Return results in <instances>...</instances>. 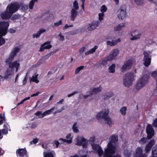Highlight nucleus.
Masks as SVG:
<instances>
[{"label":"nucleus","instance_id":"nucleus-1","mask_svg":"<svg viewBox=\"0 0 157 157\" xmlns=\"http://www.w3.org/2000/svg\"><path fill=\"white\" fill-rule=\"evenodd\" d=\"M8 66L9 68L6 70L5 73V77L6 78L12 75L15 70L16 72L18 71L20 67V64L16 60L9 63Z\"/></svg>","mask_w":157,"mask_h":157},{"label":"nucleus","instance_id":"nucleus-2","mask_svg":"<svg viewBox=\"0 0 157 157\" xmlns=\"http://www.w3.org/2000/svg\"><path fill=\"white\" fill-rule=\"evenodd\" d=\"M107 146V148L105 149L104 157H121L119 155H112L115 154L116 148L111 142H109Z\"/></svg>","mask_w":157,"mask_h":157},{"label":"nucleus","instance_id":"nucleus-3","mask_svg":"<svg viewBox=\"0 0 157 157\" xmlns=\"http://www.w3.org/2000/svg\"><path fill=\"white\" fill-rule=\"evenodd\" d=\"M109 113L108 110L105 109L103 110L97 114L96 118L98 120L101 119H104L107 124L110 126L112 124V121L110 118L107 116Z\"/></svg>","mask_w":157,"mask_h":157},{"label":"nucleus","instance_id":"nucleus-4","mask_svg":"<svg viewBox=\"0 0 157 157\" xmlns=\"http://www.w3.org/2000/svg\"><path fill=\"white\" fill-rule=\"evenodd\" d=\"M134 78V74L131 72H128L126 73L123 78L124 85L126 87H129L132 83Z\"/></svg>","mask_w":157,"mask_h":157},{"label":"nucleus","instance_id":"nucleus-5","mask_svg":"<svg viewBox=\"0 0 157 157\" xmlns=\"http://www.w3.org/2000/svg\"><path fill=\"white\" fill-rule=\"evenodd\" d=\"M149 76L148 75H144L140 78L136 83L135 87L137 90H139L141 88L145 86L148 82Z\"/></svg>","mask_w":157,"mask_h":157},{"label":"nucleus","instance_id":"nucleus-6","mask_svg":"<svg viewBox=\"0 0 157 157\" xmlns=\"http://www.w3.org/2000/svg\"><path fill=\"white\" fill-rule=\"evenodd\" d=\"M9 25L8 22L1 21L0 22V38L7 34Z\"/></svg>","mask_w":157,"mask_h":157},{"label":"nucleus","instance_id":"nucleus-7","mask_svg":"<svg viewBox=\"0 0 157 157\" xmlns=\"http://www.w3.org/2000/svg\"><path fill=\"white\" fill-rule=\"evenodd\" d=\"M126 6L125 4L121 6L117 11V16L119 19L123 20L126 17Z\"/></svg>","mask_w":157,"mask_h":157},{"label":"nucleus","instance_id":"nucleus-8","mask_svg":"<svg viewBox=\"0 0 157 157\" xmlns=\"http://www.w3.org/2000/svg\"><path fill=\"white\" fill-rule=\"evenodd\" d=\"M20 7V5L18 2H15L12 3L9 6V11L12 15L13 13L16 12Z\"/></svg>","mask_w":157,"mask_h":157},{"label":"nucleus","instance_id":"nucleus-9","mask_svg":"<svg viewBox=\"0 0 157 157\" xmlns=\"http://www.w3.org/2000/svg\"><path fill=\"white\" fill-rule=\"evenodd\" d=\"M87 140L84 137H81L77 139L76 145L79 146H82L83 148H86L87 147Z\"/></svg>","mask_w":157,"mask_h":157},{"label":"nucleus","instance_id":"nucleus-10","mask_svg":"<svg viewBox=\"0 0 157 157\" xmlns=\"http://www.w3.org/2000/svg\"><path fill=\"white\" fill-rule=\"evenodd\" d=\"M146 131L148 139H151L154 134V130L151 125L148 124L147 125Z\"/></svg>","mask_w":157,"mask_h":157},{"label":"nucleus","instance_id":"nucleus-11","mask_svg":"<svg viewBox=\"0 0 157 157\" xmlns=\"http://www.w3.org/2000/svg\"><path fill=\"white\" fill-rule=\"evenodd\" d=\"M143 55H144L143 59L144 65L146 67H148L150 64L151 58L149 57V55L147 52H144Z\"/></svg>","mask_w":157,"mask_h":157},{"label":"nucleus","instance_id":"nucleus-12","mask_svg":"<svg viewBox=\"0 0 157 157\" xmlns=\"http://www.w3.org/2000/svg\"><path fill=\"white\" fill-rule=\"evenodd\" d=\"M92 147L93 150L98 153L99 157L102 156L103 153V151L100 146L98 144H93L92 145Z\"/></svg>","mask_w":157,"mask_h":157},{"label":"nucleus","instance_id":"nucleus-13","mask_svg":"<svg viewBox=\"0 0 157 157\" xmlns=\"http://www.w3.org/2000/svg\"><path fill=\"white\" fill-rule=\"evenodd\" d=\"M119 52V51L117 49H114L106 58L109 61H111L117 56Z\"/></svg>","mask_w":157,"mask_h":157},{"label":"nucleus","instance_id":"nucleus-14","mask_svg":"<svg viewBox=\"0 0 157 157\" xmlns=\"http://www.w3.org/2000/svg\"><path fill=\"white\" fill-rule=\"evenodd\" d=\"M132 64V61L129 59L126 60L122 67V70L124 71L127 70L131 68Z\"/></svg>","mask_w":157,"mask_h":157},{"label":"nucleus","instance_id":"nucleus-15","mask_svg":"<svg viewBox=\"0 0 157 157\" xmlns=\"http://www.w3.org/2000/svg\"><path fill=\"white\" fill-rule=\"evenodd\" d=\"M155 143V141L154 140L152 139L151 140L148 144H147L145 148V151L147 153L149 152Z\"/></svg>","mask_w":157,"mask_h":157},{"label":"nucleus","instance_id":"nucleus-16","mask_svg":"<svg viewBox=\"0 0 157 157\" xmlns=\"http://www.w3.org/2000/svg\"><path fill=\"white\" fill-rule=\"evenodd\" d=\"M50 44V42L49 41L44 43L41 45L39 51L41 52L44 51L45 49H49L51 48L52 47V46Z\"/></svg>","mask_w":157,"mask_h":157},{"label":"nucleus","instance_id":"nucleus-17","mask_svg":"<svg viewBox=\"0 0 157 157\" xmlns=\"http://www.w3.org/2000/svg\"><path fill=\"white\" fill-rule=\"evenodd\" d=\"M12 16L9 11H6L1 13V18L3 20L9 19L11 18Z\"/></svg>","mask_w":157,"mask_h":157},{"label":"nucleus","instance_id":"nucleus-18","mask_svg":"<svg viewBox=\"0 0 157 157\" xmlns=\"http://www.w3.org/2000/svg\"><path fill=\"white\" fill-rule=\"evenodd\" d=\"M143 151L140 147H138L136 149V153L134 154L135 157H141L143 155Z\"/></svg>","mask_w":157,"mask_h":157},{"label":"nucleus","instance_id":"nucleus-19","mask_svg":"<svg viewBox=\"0 0 157 157\" xmlns=\"http://www.w3.org/2000/svg\"><path fill=\"white\" fill-rule=\"evenodd\" d=\"M102 89V87L101 86L98 87L94 88L92 90L89 91L90 95H92L99 93Z\"/></svg>","mask_w":157,"mask_h":157},{"label":"nucleus","instance_id":"nucleus-20","mask_svg":"<svg viewBox=\"0 0 157 157\" xmlns=\"http://www.w3.org/2000/svg\"><path fill=\"white\" fill-rule=\"evenodd\" d=\"M99 23V22L98 21L92 22L88 27V30L89 31L94 30L98 26Z\"/></svg>","mask_w":157,"mask_h":157},{"label":"nucleus","instance_id":"nucleus-21","mask_svg":"<svg viewBox=\"0 0 157 157\" xmlns=\"http://www.w3.org/2000/svg\"><path fill=\"white\" fill-rule=\"evenodd\" d=\"M27 151L25 149L22 148H19L16 151V154L17 155L18 154L19 155L24 157L26 155Z\"/></svg>","mask_w":157,"mask_h":157},{"label":"nucleus","instance_id":"nucleus-22","mask_svg":"<svg viewBox=\"0 0 157 157\" xmlns=\"http://www.w3.org/2000/svg\"><path fill=\"white\" fill-rule=\"evenodd\" d=\"M78 12L75 9H72L71 11V15L70 16V19L72 21H74L77 16Z\"/></svg>","mask_w":157,"mask_h":157},{"label":"nucleus","instance_id":"nucleus-23","mask_svg":"<svg viewBox=\"0 0 157 157\" xmlns=\"http://www.w3.org/2000/svg\"><path fill=\"white\" fill-rule=\"evenodd\" d=\"M46 32V29H39L37 32L36 33L33 34V38H37L39 37L41 34Z\"/></svg>","mask_w":157,"mask_h":157},{"label":"nucleus","instance_id":"nucleus-24","mask_svg":"<svg viewBox=\"0 0 157 157\" xmlns=\"http://www.w3.org/2000/svg\"><path fill=\"white\" fill-rule=\"evenodd\" d=\"M55 109V107H52L50 109L46 111H45L43 113H42L41 116L40 117H39L40 118H42L45 116L50 114Z\"/></svg>","mask_w":157,"mask_h":157},{"label":"nucleus","instance_id":"nucleus-25","mask_svg":"<svg viewBox=\"0 0 157 157\" xmlns=\"http://www.w3.org/2000/svg\"><path fill=\"white\" fill-rule=\"evenodd\" d=\"M20 51V48L18 47H15L14 49H13L12 52H11L10 54L12 55L14 57H15L17 54Z\"/></svg>","mask_w":157,"mask_h":157},{"label":"nucleus","instance_id":"nucleus-26","mask_svg":"<svg viewBox=\"0 0 157 157\" xmlns=\"http://www.w3.org/2000/svg\"><path fill=\"white\" fill-rule=\"evenodd\" d=\"M118 141V136L115 135H112L109 142H111V143H115Z\"/></svg>","mask_w":157,"mask_h":157},{"label":"nucleus","instance_id":"nucleus-27","mask_svg":"<svg viewBox=\"0 0 157 157\" xmlns=\"http://www.w3.org/2000/svg\"><path fill=\"white\" fill-rule=\"evenodd\" d=\"M152 155L154 157H157V145L153 147L152 149Z\"/></svg>","mask_w":157,"mask_h":157},{"label":"nucleus","instance_id":"nucleus-28","mask_svg":"<svg viewBox=\"0 0 157 157\" xmlns=\"http://www.w3.org/2000/svg\"><path fill=\"white\" fill-rule=\"evenodd\" d=\"M14 57L10 54L8 58L6 59V63L8 64V65L10 63H12V61L13 60Z\"/></svg>","mask_w":157,"mask_h":157},{"label":"nucleus","instance_id":"nucleus-29","mask_svg":"<svg viewBox=\"0 0 157 157\" xmlns=\"http://www.w3.org/2000/svg\"><path fill=\"white\" fill-rule=\"evenodd\" d=\"M125 23H121L118 25L114 28V30L115 31H117L121 30L122 28L124 27L125 25Z\"/></svg>","mask_w":157,"mask_h":157},{"label":"nucleus","instance_id":"nucleus-30","mask_svg":"<svg viewBox=\"0 0 157 157\" xmlns=\"http://www.w3.org/2000/svg\"><path fill=\"white\" fill-rule=\"evenodd\" d=\"M115 64H113L109 68V73H113L115 71Z\"/></svg>","mask_w":157,"mask_h":157},{"label":"nucleus","instance_id":"nucleus-31","mask_svg":"<svg viewBox=\"0 0 157 157\" xmlns=\"http://www.w3.org/2000/svg\"><path fill=\"white\" fill-rule=\"evenodd\" d=\"M38 75H36L35 76H33L30 79V82L32 81L35 82L36 83H38L39 82V81L37 79Z\"/></svg>","mask_w":157,"mask_h":157},{"label":"nucleus","instance_id":"nucleus-32","mask_svg":"<svg viewBox=\"0 0 157 157\" xmlns=\"http://www.w3.org/2000/svg\"><path fill=\"white\" fill-rule=\"evenodd\" d=\"M149 140L147 137V138L143 137L139 140V143L141 144H145Z\"/></svg>","mask_w":157,"mask_h":157},{"label":"nucleus","instance_id":"nucleus-33","mask_svg":"<svg viewBox=\"0 0 157 157\" xmlns=\"http://www.w3.org/2000/svg\"><path fill=\"white\" fill-rule=\"evenodd\" d=\"M11 17V19L12 20H15L19 19L21 17V15L18 14H15Z\"/></svg>","mask_w":157,"mask_h":157},{"label":"nucleus","instance_id":"nucleus-34","mask_svg":"<svg viewBox=\"0 0 157 157\" xmlns=\"http://www.w3.org/2000/svg\"><path fill=\"white\" fill-rule=\"evenodd\" d=\"M77 123L76 122L75 123L72 127V129L74 132L77 133L79 132V130L77 128Z\"/></svg>","mask_w":157,"mask_h":157},{"label":"nucleus","instance_id":"nucleus-35","mask_svg":"<svg viewBox=\"0 0 157 157\" xmlns=\"http://www.w3.org/2000/svg\"><path fill=\"white\" fill-rule=\"evenodd\" d=\"M73 9H75V10H78L79 9V7L77 1L76 0H75L73 3Z\"/></svg>","mask_w":157,"mask_h":157},{"label":"nucleus","instance_id":"nucleus-36","mask_svg":"<svg viewBox=\"0 0 157 157\" xmlns=\"http://www.w3.org/2000/svg\"><path fill=\"white\" fill-rule=\"evenodd\" d=\"M21 6V10L24 12L26 11L28 9V5L21 4L20 5V7Z\"/></svg>","mask_w":157,"mask_h":157},{"label":"nucleus","instance_id":"nucleus-37","mask_svg":"<svg viewBox=\"0 0 157 157\" xmlns=\"http://www.w3.org/2000/svg\"><path fill=\"white\" fill-rule=\"evenodd\" d=\"M126 108L124 106L121 108L120 110V112L122 115H124L126 113Z\"/></svg>","mask_w":157,"mask_h":157},{"label":"nucleus","instance_id":"nucleus-38","mask_svg":"<svg viewBox=\"0 0 157 157\" xmlns=\"http://www.w3.org/2000/svg\"><path fill=\"white\" fill-rule=\"evenodd\" d=\"M45 60V56L43 57L42 58L40 59L38 62L36 63L37 66H39L43 63Z\"/></svg>","mask_w":157,"mask_h":157},{"label":"nucleus","instance_id":"nucleus-39","mask_svg":"<svg viewBox=\"0 0 157 157\" xmlns=\"http://www.w3.org/2000/svg\"><path fill=\"white\" fill-rule=\"evenodd\" d=\"M84 66H82L77 68L75 71V73L76 74H77L79 72L84 68Z\"/></svg>","mask_w":157,"mask_h":157},{"label":"nucleus","instance_id":"nucleus-40","mask_svg":"<svg viewBox=\"0 0 157 157\" xmlns=\"http://www.w3.org/2000/svg\"><path fill=\"white\" fill-rule=\"evenodd\" d=\"M141 35L140 34H138L137 35H135L133 36L132 34H131V36H133V37L130 38V40H133L136 39H137L140 38Z\"/></svg>","mask_w":157,"mask_h":157},{"label":"nucleus","instance_id":"nucleus-41","mask_svg":"<svg viewBox=\"0 0 157 157\" xmlns=\"http://www.w3.org/2000/svg\"><path fill=\"white\" fill-rule=\"evenodd\" d=\"M114 40L112 41H108L107 42V44L110 46H113L117 45V42H115Z\"/></svg>","mask_w":157,"mask_h":157},{"label":"nucleus","instance_id":"nucleus-42","mask_svg":"<svg viewBox=\"0 0 157 157\" xmlns=\"http://www.w3.org/2000/svg\"><path fill=\"white\" fill-rule=\"evenodd\" d=\"M107 7L105 5H102L101 7L100 11L102 13H104L107 10Z\"/></svg>","mask_w":157,"mask_h":157},{"label":"nucleus","instance_id":"nucleus-43","mask_svg":"<svg viewBox=\"0 0 157 157\" xmlns=\"http://www.w3.org/2000/svg\"><path fill=\"white\" fill-rule=\"evenodd\" d=\"M59 140L60 141L61 140L63 142H67V143L70 144L72 143V139L70 140H67L64 139L63 138H60L59 139Z\"/></svg>","mask_w":157,"mask_h":157},{"label":"nucleus","instance_id":"nucleus-44","mask_svg":"<svg viewBox=\"0 0 157 157\" xmlns=\"http://www.w3.org/2000/svg\"><path fill=\"white\" fill-rule=\"evenodd\" d=\"M113 93L112 92L110 91L107 93V95H106V97H105V99L109 98L113 96Z\"/></svg>","mask_w":157,"mask_h":157},{"label":"nucleus","instance_id":"nucleus-45","mask_svg":"<svg viewBox=\"0 0 157 157\" xmlns=\"http://www.w3.org/2000/svg\"><path fill=\"white\" fill-rule=\"evenodd\" d=\"M135 3L138 5H142L143 4V0H134Z\"/></svg>","mask_w":157,"mask_h":157},{"label":"nucleus","instance_id":"nucleus-46","mask_svg":"<svg viewBox=\"0 0 157 157\" xmlns=\"http://www.w3.org/2000/svg\"><path fill=\"white\" fill-rule=\"evenodd\" d=\"M104 14L103 13H99L98 14L99 20L100 21H101L103 19Z\"/></svg>","mask_w":157,"mask_h":157},{"label":"nucleus","instance_id":"nucleus-47","mask_svg":"<svg viewBox=\"0 0 157 157\" xmlns=\"http://www.w3.org/2000/svg\"><path fill=\"white\" fill-rule=\"evenodd\" d=\"M109 60H107V59L105 57L104 59H103L101 63V64L104 66H105L107 64V61Z\"/></svg>","mask_w":157,"mask_h":157},{"label":"nucleus","instance_id":"nucleus-48","mask_svg":"<svg viewBox=\"0 0 157 157\" xmlns=\"http://www.w3.org/2000/svg\"><path fill=\"white\" fill-rule=\"evenodd\" d=\"M34 3L35 2L32 0L30 1L29 4V7L30 9H32L33 8Z\"/></svg>","mask_w":157,"mask_h":157},{"label":"nucleus","instance_id":"nucleus-49","mask_svg":"<svg viewBox=\"0 0 157 157\" xmlns=\"http://www.w3.org/2000/svg\"><path fill=\"white\" fill-rule=\"evenodd\" d=\"M98 46L95 45L93 48L90 49L89 50L91 54L95 52L96 49L98 48Z\"/></svg>","mask_w":157,"mask_h":157},{"label":"nucleus","instance_id":"nucleus-50","mask_svg":"<svg viewBox=\"0 0 157 157\" xmlns=\"http://www.w3.org/2000/svg\"><path fill=\"white\" fill-rule=\"evenodd\" d=\"M6 42V41L5 39L2 37L0 38V46H2Z\"/></svg>","mask_w":157,"mask_h":157},{"label":"nucleus","instance_id":"nucleus-51","mask_svg":"<svg viewBox=\"0 0 157 157\" xmlns=\"http://www.w3.org/2000/svg\"><path fill=\"white\" fill-rule=\"evenodd\" d=\"M44 157H53V155L51 152L47 153Z\"/></svg>","mask_w":157,"mask_h":157},{"label":"nucleus","instance_id":"nucleus-52","mask_svg":"<svg viewBox=\"0 0 157 157\" xmlns=\"http://www.w3.org/2000/svg\"><path fill=\"white\" fill-rule=\"evenodd\" d=\"M86 48L85 47H83L79 49V52L80 54H82L85 51Z\"/></svg>","mask_w":157,"mask_h":157},{"label":"nucleus","instance_id":"nucleus-53","mask_svg":"<svg viewBox=\"0 0 157 157\" xmlns=\"http://www.w3.org/2000/svg\"><path fill=\"white\" fill-rule=\"evenodd\" d=\"M151 76L154 78H156L157 77V71H154L151 73Z\"/></svg>","mask_w":157,"mask_h":157},{"label":"nucleus","instance_id":"nucleus-54","mask_svg":"<svg viewBox=\"0 0 157 157\" xmlns=\"http://www.w3.org/2000/svg\"><path fill=\"white\" fill-rule=\"evenodd\" d=\"M152 125L155 127H157V118L152 123Z\"/></svg>","mask_w":157,"mask_h":157},{"label":"nucleus","instance_id":"nucleus-55","mask_svg":"<svg viewBox=\"0 0 157 157\" xmlns=\"http://www.w3.org/2000/svg\"><path fill=\"white\" fill-rule=\"evenodd\" d=\"M62 20H60L58 22L55 23H54V26H58L61 25L62 24Z\"/></svg>","mask_w":157,"mask_h":157},{"label":"nucleus","instance_id":"nucleus-56","mask_svg":"<svg viewBox=\"0 0 157 157\" xmlns=\"http://www.w3.org/2000/svg\"><path fill=\"white\" fill-rule=\"evenodd\" d=\"M73 26V25H68L67 24H66L65 25L64 27L63 28V30H64L67 29L68 27H72Z\"/></svg>","mask_w":157,"mask_h":157},{"label":"nucleus","instance_id":"nucleus-57","mask_svg":"<svg viewBox=\"0 0 157 157\" xmlns=\"http://www.w3.org/2000/svg\"><path fill=\"white\" fill-rule=\"evenodd\" d=\"M27 75H26L25 76V77H24V78L22 81V83H23V85L25 84L26 83L27 81Z\"/></svg>","mask_w":157,"mask_h":157},{"label":"nucleus","instance_id":"nucleus-58","mask_svg":"<svg viewBox=\"0 0 157 157\" xmlns=\"http://www.w3.org/2000/svg\"><path fill=\"white\" fill-rule=\"evenodd\" d=\"M38 141V139L37 138H35V139H33V140H32V141L30 142V143L31 144L33 143V144H36L37 143Z\"/></svg>","mask_w":157,"mask_h":157},{"label":"nucleus","instance_id":"nucleus-59","mask_svg":"<svg viewBox=\"0 0 157 157\" xmlns=\"http://www.w3.org/2000/svg\"><path fill=\"white\" fill-rule=\"evenodd\" d=\"M9 32L11 33H14L16 32V31L15 30L13 29L12 28L8 30Z\"/></svg>","mask_w":157,"mask_h":157},{"label":"nucleus","instance_id":"nucleus-60","mask_svg":"<svg viewBox=\"0 0 157 157\" xmlns=\"http://www.w3.org/2000/svg\"><path fill=\"white\" fill-rule=\"evenodd\" d=\"M42 114V111H37L35 113V115L36 116H39L40 115L41 116Z\"/></svg>","mask_w":157,"mask_h":157},{"label":"nucleus","instance_id":"nucleus-61","mask_svg":"<svg viewBox=\"0 0 157 157\" xmlns=\"http://www.w3.org/2000/svg\"><path fill=\"white\" fill-rule=\"evenodd\" d=\"M54 143L56 145V147H58L59 144V142L58 140L55 141Z\"/></svg>","mask_w":157,"mask_h":157},{"label":"nucleus","instance_id":"nucleus-62","mask_svg":"<svg viewBox=\"0 0 157 157\" xmlns=\"http://www.w3.org/2000/svg\"><path fill=\"white\" fill-rule=\"evenodd\" d=\"M78 92H77V91H75L74 92L72 93H71L70 94H69L67 96L68 97H70L72 96H73V95H74V94H75L77 93Z\"/></svg>","mask_w":157,"mask_h":157},{"label":"nucleus","instance_id":"nucleus-63","mask_svg":"<svg viewBox=\"0 0 157 157\" xmlns=\"http://www.w3.org/2000/svg\"><path fill=\"white\" fill-rule=\"evenodd\" d=\"M40 92H37L36 93L33 94L31 95V97H33L34 96H37L39 94Z\"/></svg>","mask_w":157,"mask_h":157},{"label":"nucleus","instance_id":"nucleus-64","mask_svg":"<svg viewBox=\"0 0 157 157\" xmlns=\"http://www.w3.org/2000/svg\"><path fill=\"white\" fill-rule=\"evenodd\" d=\"M64 40V36L60 34L59 40L61 41H63Z\"/></svg>","mask_w":157,"mask_h":157}]
</instances>
